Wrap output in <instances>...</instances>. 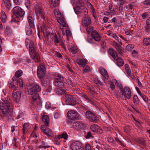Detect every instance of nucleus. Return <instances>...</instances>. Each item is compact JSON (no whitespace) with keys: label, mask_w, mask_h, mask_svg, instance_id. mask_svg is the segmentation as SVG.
<instances>
[{"label":"nucleus","mask_w":150,"mask_h":150,"mask_svg":"<svg viewBox=\"0 0 150 150\" xmlns=\"http://www.w3.org/2000/svg\"><path fill=\"white\" fill-rule=\"evenodd\" d=\"M3 102H0V109L3 113H7L8 110H12L13 104L10 97L3 98L2 99Z\"/></svg>","instance_id":"obj_1"},{"label":"nucleus","mask_w":150,"mask_h":150,"mask_svg":"<svg viewBox=\"0 0 150 150\" xmlns=\"http://www.w3.org/2000/svg\"><path fill=\"white\" fill-rule=\"evenodd\" d=\"M43 5L42 4H37L34 8V10L35 11L36 15L38 17V19L41 20V18L43 21H45V13L43 8Z\"/></svg>","instance_id":"obj_2"},{"label":"nucleus","mask_w":150,"mask_h":150,"mask_svg":"<svg viewBox=\"0 0 150 150\" xmlns=\"http://www.w3.org/2000/svg\"><path fill=\"white\" fill-rule=\"evenodd\" d=\"M41 90L40 86L37 84L32 83L30 85L28 90V94L32 96L39 95L38 93Z\"/></svg>","instance_id":"obj_3"},{"label":"nucleus","mask_w":150,"mask_h":150,"mask_svg":"<svg viewBox=\"0 0 150 150\" xmlns=\"http://www.w3.org/2000/svg\"><path fill=\"white\" fill-rule=\"evenodd\" d=\"M85 116L88 120L92 122H97L99 120L96 114L91 111H87L86 112Z\"/></svg>","instance_id":"obj_4"},{"label":"nucleus","mask_w":150,"mask_h":150,"mask_svg":"<svg viewBox=\"0 0 150 150\" xmlns=\"http://www.w3.org/2000/svg\"><path fill=\"white\" fill-rule=\"evenodd\" d=\"M54 85L59 87L62 88L64 85V78L60 75H57L55 76Z\"/></svg>","instance_id":"obj_5"},{"label":"nucleus","mask_w":150,"mask_h":150,"mask_svg":"<svg viewBox=\"0 0 150 150\" xmlns=\"http://www.w3.org/2000/svg\"><path fill=\"white\" fill-rule=\"evenodd\" d=\"M12 11L14 15L17 18L22 17L25 13L24 10L18 6L15 7Z\"/></svg>","instance_id":"obj_6"},{"label":"nucleus","mask_w":150,"mask_h":150,"mask_svg":"<svg viewBox=\"0 0 150 150\" xmlns=\"http://www.w3.org/2000/svg\"><path fill=\"white\" fill-rule=\"evenodd\" d=\"M54 13L57 22L59 24H62L64 26H66V23L64 21V18L62 16L59 11L58 9H55L54 11Z\"/></svg>","instance_id":"obj_7"},{"label":"nucleus","mask_w":150,"mask_h":150,"mask_svg":"<svg viewBox=\"0 0 150 150\" xmlns=\"http://www.w3.org/2000/svg\"><path fill=\"white\" fill-rule=\"evenodd\" d=\"M74 11L75 13L77 14L81 13L83 15H86L88 13L87 8L84 7V5L83 6H76L74 8Z\"/></svg>","instance_id":"obj_8"},{"label":"nucleus","mask_w":150,"mask_h":150,"mask_svg":"<svg viewBox=\"0 0 150 150\" xmlns=\"http://www.w3.org/2000/svg\"><path fill=\"white\" fill-rule=\"evenodd\" d=\"M65 102L67 105H74L77 104L76 99L70 95L65 96Z\"/></svg>","instance_id":"obj_9"},{"label":"nucleus","mask_w":150,"mask_h":150,"mask_svg":"<svg viewBox=\"0 0 150 150\" xmlns=\"http://www.w3.org/2000/svg\"><path fill=\"white\" fill-rule=\"evenodd\" d=\"M17 86L16 87V86H15V88L13 91L12 96L13 100L16 103H18L19 102L20 100L21 96V92L20 91L17 89Z\"/></svg>","instance_id":"obj_10"},{"label":"nucleus","mask_w":150,"mask_h":150,"mask_svg":"<svg viewBox=\"0 0 150 150\" xmlns=\"http://www.w3.org/2000/svg\"><path fill=\"white\" fill-rule=\"evenodd\" d=\"M67 115L69 118L71 120H79L81 117L77 112L74 110L68 111Z\"/></svg>","instance_id":"obj_11"},{"label":"nucleus","mask_w":150,"mask_h":150,"mask_svg":"<svg viewBox=\"0 0 150 150\" xmlns=\"http://www.w3.org/2000/svg\"><path fill=\"white\" fill-rule=\"evenodd\" d=\"M46 68L42 65L40 64L37 70V75L39 78H43L45 75Z\"/></svg>","instance_id":"obj_12"},{"label":"nucleus","mask_w":150,"mask_h":150,"mask_svg":"<svg viewBox=\"0 0 150 150\" xmlns=\"http://www.w3.org/2000/svg\"><path fill=\"white\" fill-rule=\"evenodd\" d=\"M33 50L29 51L30 54L32 59L34 60L35 62H38L40 61V57L39 54L36 52L35 48L33 49Z\"/></svg>","instance_id":"obj_13"},{"label":"nucleus","mask_w":150,"mask_h":150,"mask_svg":"<svg viewBox=\"0 0 150 150\" xmlns=\"http://www.w3.org/2000/svg\"><path fill=\"white\" fill-rule=\"evenodd\" d=\"M83 146L82 144L78 141L74 142L70 145L71 150H79Z\"/></svg>","instance_id":"obj_14"},{"label":"nucleus","mask_w":150,"mask_h":150,"mask_svg":"<svg viewBox=\"0 0 150 150\" xmlns=\"http://www.w3.org/2000/svg\"><path fill=\"white\" fill-rule=\"evenodd\" d=\"M47 127L45 125H42L41 126V129L42 131L48 136L52 137L53 134L52 130Z\"/></svg>","instance_id":"obj_15"},{"label":"nucleus","mask_w":150,"mask_h":150,"mask_svg":"<svg viewBox=\"0 0 150 150\" xmlns=\"http://www.w3.org/2000/svg\"><path fill=\"white\" fill-rule=\"evenodd\" d=\"M121 95L122 96H124V97L129 99L131 96V91L130 88L127 87L124 88V89L122 90V92H121Z\"/></svg>","instance_id":"obj_16"},{"label":"nucleus","mask_w":150,"mask_h":150,"mask_svg":"<svg viewBox=\"0 0 150 150\" xmlns=\"http://www.w3.org/2000/svg\"><path fill=\"white\" fill-rule=\"evenodd\" d=\"M53 41H54L55 44L56 45L57 43H59L60 45L62 47H63L64 45V44L62 42V39L59 36H57L56 34L54 35L53 37H51Z\"/></svg>","instance_id":"obj_17"},{"label":"nucleus","mask_w":150,"mask_h":150,"mask_svg":"<svg viewBox=\"0 0 150 150\" xmlns=\"http://www.w3.org/2000/svg\"><path fill=\"white\" fill-rule=\"evenodd\" d=\"M73 127L76 129H84L85 127V124L81 122H77L73 123Z\"/></svg>","instance_id":"obj_18"},{"label":"nucleus","mask_w":150,"mask_h":150,"mask_svg":"<svg viewBox=\"0 0 150 150\" xmlns=\"http://www.w3.org/2000/svg\"><path fill=\"white\" fill-rule=\"evenodd\" d=\"M91 130L94 132H96L98 134H101L103 132L102 129L97 125L93 124L90 127Z\"/></svg>","instance_id":"obj_19"},{"label":"nucleus","mask_w":150,"mask_h":150,"mask_svg":"<svg viewBox=\"0 0 150 150\" xmlns=\"http://www.w3.org/2000/svg\"><path fill=\"white\" fill-rule=\"evenodd\" d=\"M99 70L100 74L103 77V79L104 82L105 83V80L108 79L109 78L107 71L105 69L103 68H100Z\"/></svg>","instance_id":"obj_20"},{"label":"nucleus","mask_w":150,"mask_h":150,"mask_svg":"<svg viewBox=\"0 0 150 150\" xmlns=\"http://www.w3.org/2000/svg\"><path fill=\"white\" fill-rule=\"evenodd\" d=\"M25 42L26 46L27 48H28V46H28L29 51L33 50V49L35 48L34 43L31 40L29 39H26L25 40Z\"/></svg>","instance_id":"obj_21"},{"label":"nucleus","mask_w":150,"mask_h":150,"mask_svg":"<svg viewBox=\"0 0 150 150\" xmlns=\"http://www.w3.org/2000/svg\"><path fill=\"white\" fill-rule=\"evenodd\" d=\"M31 97L32 98L33 101H32V103L34 104H37L40 106L41 105L40 102V100L39 97V95L36 96H31Z\"/></svg>","instance_id":"obj_22"},{"label":"nucleus","mask_w":150,"mask_h":150,"mask_svg":"<svg viewBox=\"0 0 150 150\" xmlns=\"http://www.w3.org/2000/svg\"><path fill=\"white\" fill-rule=\"evenodd\" d=\"M23 74V71L21 70L17 71L15 73L14 76L13 78V83H15V82L17 83V79L20 77Z\"/></svg>","instance_id":"obj_23"},{"label":"nucleus","mask_w":150,"mask_h":150,"mask_svg":"<svg viewBox=\"0 0 150 150\" xmlns=\"http://www.w3.org/2000/svg\"><path fill=\"white\" fill-rule=\"evenodd\" d=\"M134 141L137 143L142 144L145 148H146V145L144 139L142 137L136 138L134 139Z\"/></svg>","instance_id":"obj_24"},{"label":"nucleus","mask_w":150,"mask_h":150,"mask_svg":"<svg viewBox=\"0 0 150 150\" xmlns=\"http://www.w3.org/2000/svg\"><path fill=\"white\" fill-rule=\"evenodd\" d=\"M91 36L92 38L96 41L100 40V38L98 33L96 31L94 30L91 33Z\"/></svg>","instance_id":"obj_25"},{"label":"nucleus","mask_w":150,"mask_h":150,"mask_svg":"<svg viewBox=\"0 0 150 150\" xmlns=\"http://www.w3.org/2000/svg\"><path fill=\"white\" fill-rule=\"evenodd\" d=\"M91 22L90 18L87 16L84 17L83 20V25L85 26H88L91 24Z\"/></svg>","instance_id":"obj_26"},{"label":"nucleus","mask_w":150,"mask_h":150,"mask_svg":"<svg viewBox=\"0 0 150 150\" xmlns=\"http://www.w3.org/2000/svg\"><path fill=\"white\" fill-rule=\"evenodd\" d=\"M42 120L43 123L44 124L46 127L49 126V119L47 115H44L42 117Z\"/></svg>","instance_id":"obj_27"},{"label":"nucleus","mask_w":150,"mask_h":150,"mask_svg":"<svg viewBox=\"0 0 150 150\" xmlns=\"http://www.w3.org/2000/svg\"><path fill=\"white\" fill-rule=\"evenodd\" d=\"M72 4L76 6H83L84 5L83 0H71Z\"/></svg>","instance_id":"obj_28"},{"label":"nucleus","mask_w":150,"mask_h":150,"mask_svg":"<svg viewBox=\"0 0 150 150\" xmlns=\"http://www.w3.org/2000/svg\"><path fill=\"white\" fill-rule=\"evenodd\" d=\"M109 54L114 59L116 58L117 56V53L115 50L112 48H110L108 50Z\"/></svg>","instance_id":"obj_29"},{"label":"nucleus","mask_w":150,"mask_h":150,"mask_svg":"<svg viewBox=\"0 0 150 150\" xmlns=\"http://www.w3.org/2000/svg\"><path fill=\"white\" fill-rule=\"evenodd\" d=\"M27 19L29 27L32 28H34L35 26L33 18L31 16H29L28 17Z\"/></svg>","instance_id":"obj_30"},{"label":"nucleus","mask_w":150,"mask_h":150,"mask_svg":"<svg viewBox=\"0 0 150 150\" xmlns=\"http://www.w3.org/2000/svg\"><path fill=\"white\" fill-rule=\"evenodd\" d=\"M113 46L119 53L121 54L123 51L122 48L121 46L118 43L115 42L113 44Z\"/></svg>","instance_id":"obj_31"},{"label":"nucleus","mask_w":150,"mask_h":150,"mask_svg":"<svg viewBox=\"0 0 150 150\" xmlns=\"http://www.w3.org/2000/svg\"><path fill=\"white\" fill-rule=\"evenodd\" d=\"M31 27H29L28 25H26L25 26V31L26 34L27 35L30 36L32 35L33 32L31 29Z\"/></svg>","instance_id":"obj_32"},{"label":"nucleus","mask_w":150,"mask_h":150,"mask_svg":"<svg viewBox=\"0 0 150 150\" xmlns=\"http://www.w3.org/2000/svg\"><path fill=\"white\" fill-rule=\"evenodd\" d=\"M55 92L58 95H62L66 93V91L64 89L58 88L55 89Z\"/></svg>","instance_id":"obj_33"},{"label":"nucleus","mask_w":150,"mask_h":150,"mask_svg":"<svg viewBox=\"0 0 150 150\" xmlns=\"http://www.w3.org/2000/svg\"><path fill=\"white\" fill-rule=\"evenodd\" d=\"M115 60H116L117 64L118 66H122L124 64V61L121 57H118L117 56Z\"/></svg>","instance_id":"obj_34"},{"label":"nucleus","mask_w":150,"mask_h":150,"mask_svg":"<svg viewBox=\"0 0 150 150\" xmlns=\"http://www.w3.org/2000/svg\"><path fill=\"white\" fill-rule=\"evenodd\" d=\"M146 25L144 27L145 30L147 32L150 31V18H149L146 21Z\"/></svg>","instance_id":"obj_35"},{"label":"nucleus","mask_w":150,"mask_h":150,"mask_svg":"<svg viewBox=\"0 0 150 150\" xmlns=\"http://www.w3.org/2000/svg\"><path fill=\"white\" fill-rule=\"evenodd\" d=\"M69 51L73 54H76L79 50L77 47L72 46L69 47Z\"/></svg>","instance_id":"obj_36"},{"label":"nucleus","mask_w":150,"mask_h":150,"mask_svg":"<svg viewBox=\"0 0 150 150\" xmlns=\"http://www.w3.org/2000/svg\"><path fill=\"white\" fill-rule=\"evenodd\" d=\"M59 0H49L50 4L52 8L57 6L58 4Z\"/></svg>","instance_id":"obj_37"},{"label":"nucleus","mask_w":150,"mask_h":150,"mask_svg":"<svg viewBox=\"0 0 150 150\" xmlns=\"http://www.w3.org/2000/svg\"><path fill=\"white\" fill-rule=\"evenodd\" d=\"M1 20L3 22L5 23L6 22L7 19L6 15L5 14L4 12L3 11H1Z\"/></svg>","instance_id":"obj_38"},{"label":"nucleus","mask_w":150,"mask_h":150,"mask_svg":"<svg viewBox=\"0 0 150 150\" xmlns=\"http://www.w3.org/2000/svg\"><path fill=\"white\" fill-rule=\"evenodd\" d=\"M29 125L27 123H25L23 126L22 131L24 135L27 132L28 130V127Z\"/></svg>","instance_id":"obj_39"},{"label":"nucleus","mask_w":150,"mask_h":150,"mask_svg":"<svg viewBox=\"0 0 150 150\" xmlns=\"http://www.w3.org/2000/svg\"><path fill=\"white\" fill-rule=\"evenodd\" d=\"M18 83H19V86L20 87H23V80H22V79L21 78H18V79H17V83H16V81H15V83H14V84H15L17 85H18Z\"/></svg>","instance_id":"obj_40"},{"label":"nucleus","mask_w":150,"mask_h":150,"mask_svg":"<svg viewBox=\"0 0 150 150\" xmlns=\"http://www.w3.org/2000/svg\"><path fill=\"white\" fill-rule=\"evenodd\" d=\"M143 43L145 45H150V38H144L143 40Z\"/></svg>","instance_id":"obj_41"},{"label":"nucleus","mask_w":150,"mask_h":150,"mask_svg":"<svg viewBox=\"0 0 150 150\" xmlns=\"http://www.w3.org/2000/svg\"><path fill=\"white\" fill-rule=\"evenodd\" d=\"M10 0H3L5 6L8 9L11 8V4Z\"/></svg>","instance_id":"obj_42"},{"label":"nucleus","mask_w":150,"mask_h":150,"mask_svg":"<svg viewBox=\"0 0 150 150\" xmlns=\"http://www.w3.org/2000/svg\"><path fill=\"white\" fill-rule=\"evenodd\" d=\"M77 63L79 65H85L86 63V61L84 59H77L76 60Z\"/></svg>","instance_id":"obj_43"},{"label":"nucleus","mask_w":150,"mask_h":150,"mask_svg":"<svg viewBox=\"0 0 150 150\" xmlns=\"http://www.w3.org/2000/svg\"><path fill=\"white\" fill-rule=\"evenodd\" d=\"M108 140L109 143L113 146L115 145V141L112 138H108Z\"/></svg>","instance_id":"obj_44"},{"label":"nucleus","mask_w":150,"mask_h":150,"mask_svg":"<svg viewBox=\"0 0 150 150\" xmlns=\"http://www.w3.org/2000/svg\"><path fill=\"white\" fill-rule=\"evenodd\" d=\"M134 46L133 44H129L126 47L125 49L128 51H131L134 48Z\"/></svg>","instance_id":"obj_45"},{"label":"nucleus","mask_w":150,"mask_h":150,"mask_svg":"<svg viewBox=\"0 0 150 150\" xmlns=\"http://www.w3.org/2000/svg\"><path fill=\"white\" fill-rule=\"evenodd\" d=\"M67 137L68 135L66 133H63L61 135L58 136L59 140L61 138H64V139H67Z\"/></svg>","instance_id":"obj_46"},{"label":"nucleus","mask_w":150,"mask_h":150,"mask_svg":"<svg viewBox=\"0 0 150 150\" xmlns=\"http://www.w3.org/2000/svg\"><path fill=\"white\" fill-rule=\"evenodd\" d=\"M6 31L8 35H11L12 33V30L11 28L9 26H7L6 27Z\"/></svg>","instance_id":"obj_47"},{"label":"nucleus","mask_w":150,"mask_h":150,"mask_svg":"<svg viewBox=\"0 0 150 150\" xmlns=\"http://www.w3.org/2000/svg\"><path fill=\"white\" fill-rule=\"evenodd\" d=\"M94 81L97 85L100 84L101 86L103 85V84L101 82V81L97 78H94Z\"/></svg>","instance_id":"obj_48"},{"label":"nucleus","mask_w":150,"mask_h":150,"mask_svg":"<svg viewBox=\"0 0 150 150\" xmlns=\"http://www.w3.org/2000/svg\"><path fill=\"white\" fill-rule=\"evenodd\" d=\"M139 99L137 96L136 95L134 96L133 97V101L135 105L137 104L138 103Z\"/></svg>","instance_id":"obj_49"},{"label":"nucleus","mask_w":150,"mask_h":150,"mask_svg":"<svg viewBox=\"0 0 150 150\" xmlns=\"http://www.w3.org/2000/svg\"><path fill=\"white\" fill-rule=\"evenodd\" d=\"M42 145H41V148L46 149L47 148L50 147V146L47 144L44 141L42 142Z\"/></svg>","instance_id":"obj_50"},{"label":"nucleus","mask_w":150,"mask_h":150,"mask_svg":"<svg viewBox=\"0 0 150 150\" xmlns=\"http://www.w3.org/2000/svg\"><path fill=\"white\" fill-rule=\"evenodd\" d=\"M93 26H91L89 27H87L86 28V30L87 33H91L93 32Z\"/></svg>","instance_id":"obj_51"},{"label":"nucleus","mask_w":150,"mask_h":150,"mask_svg":"<svg viewBox=\"0 0 150 150\" xmlns=\"http://www.w3.org/2000/svg\"><path fill=\"white\" fill-rule=\"evenodd\" d=\"M90 67L88 66H84L83 67V72L84 73L86 72L89 71L90 70Z\"/></svg>","instance_id":"obj_52"},{"label":"nucleus","mask_w":150,"mask_h":150,"mask_svg":"<svg viewBox=\"0 0 150 150\" xmlns=\"http://www.w3.org/2000/svg\"><path fill=\"white\" fill-rule=\"evenodd\" d=\"M140 96L142 98L144 101L146 103L149 102V100L148 98L144 94H142Z\"/></svg>","instance_id":"obj_53"},{"label":"nucleus","mask_w":150,"mask_h":150,"mask_svg":"<svg viewBox=\"0 0 150 150\" xmlns=\"http://www.w3.org/2000/svg\"><path fill=\"white\" fill-rule=\"evenodd\" d=\"M125 2L126 1L125 0H119L118 2L117 3V4L119 6L123 5Z\"/></svg>","instance_id":"obj_54"},{"label":"nucleus","mask_w":150,"mask_h":150,"mask_svg":"<svg viewBox=\"0 0 150 150\" xmlns=\"http://www.w3.org/2000/svg\"><path fill=\"white\" fill-rule=\"evenodd\" d=\"M112 37L114 38L116 40H117L118 42L121 43V44H122V43L121 42V40H120L119 39V38L117 37V35L115 34H112Z\"/></svg>","instance_id":"obj_55"},{"label":"nucleus","mask_w":150,"mask_h":150,"mask_svg":"<svg viewBox=\"0 0 150 150\" xmlns=\"http://www.w3.org/2000/svg\"><path fill=\"white\" fill-rule=\"evenodd\" d=\"M115 141L120 145L121 146H123L124 145L122 143V142L119 139V138L117 137H116L115 138Z\"/></svg>","instance_id":"obj_56"},{"label":"nucleus","mask_w":150,"mask_h":150,"mask_svg":"<svg viewBox=\"0 0 150 150\" xmlns=\"http://www.w3.org/2000/svg\"><path fill=\"white\" fill-rule=\"evenodd\" d=\"M142 3L144 5L147 6L150 5V0H145L143 1Z\"/></svg>","instance_id":"obj_57"},{"label":"nucleus","mask_w":150,"mask_h":150,"mask_svg":"<svg viewBox=\"0 0 150 150\" xmlns=\"http://www.w3.org/2000/svg\"><path fill=\"white\" fill-rule=\"evenodd\" d=\"M86 138L87 139H89L91 138H93V137L92 135L91 132H88L86 135Z\"/></svg>","instance_id":"obj_58"},{"label":"nucleus","mask_w":150,"mask_h":150,"mask_svg":"<svg viewBox=\"0 0 150 150\" xmlns=\"http://www.w3.org/2000/svg\"><path fill=\"white\" fill-rule=\"evenodd\" d=\"M46 34L47 38V39L49 38L50 36L51 38V36L52 37L53 34L52 33H51L49 31H46Z\"/></svg>","instance_id":"obj_59"},{"label":"nucleus","mask_w":150,"mask_h":150,"mask_svg":"<svg viewBox=\"0 0 150 150\" xmlns=\"http://www.w3.org/2000/svg\"><path fill=\"white\" fill-rule=\"evenodd\" d=\"M60 116V114L59 112H57L54 115V116L55 119L59 118Z\"/></svg>","instance_id":"obj_60"},{"label":"nucleus","mask_w":150,"mask_h":150,"mask_svg":"<svg viewBox=\"0 0 150 150\" xmlns=\"http://www.w3.org/2000/svg\"><path fill=\"white\" fill-rule=\"evenodd\" d=\"M128 6L129 10H130L131 11H134V6L132 4H129Z\"/></svg>","instance_id":"obj_61"},{"label":"nucleus","mask_w":150,"mask_h":150,"mask_svg":"<svg viewBox=\"0 0 150 150\" xmlns=\"http://www.w3.org/2000/svg\"><path fill=\"white\" fill-rule=\"evenodd\" d=\"M110 88L111 89V90H114L115 88V86L114 84L112 83L111 82H110Z\"/></svg>","instance_id":"obj_62"},{"label":"nucleus","mask_w":150,"mask_h":150,"mask_svg":"<svg viewBox=\"0 0 150 150\" xmlns=\"http://www.w3.org/2000/svg\"><path fill=\"white\" fill-rule=\"evenodd\" d=\"M67 83L69 85H71V86H73V83L72 81L70 79H67Z\"/></svg>","instance_id":"obj_63"},{"label":"nucleus","mask_w":150,"mask_h":150,"mask_svg":"<svg viewBox=\"0 0 150 150\" xmlns=\"http://www.w3.org/2000/svg\"><path fill=\"white\" fill-rule=\"evenodd\" d=\"M90 145L88 144H86V150H90L91 149Z\"/></svg>","instance_id":"obj_64"}]
</instances>
